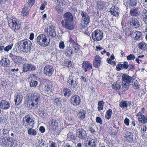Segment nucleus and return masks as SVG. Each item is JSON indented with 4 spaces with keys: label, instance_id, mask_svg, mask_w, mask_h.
I'll list each match as a JSON object with an SVG mask.
<instances>
[{
    "label": "nucleus",
    "instance_id": "4",
    "mask_svg": "<svg viewBox=\"0 0 147 147\" xmlns=\"http://www.w3.org/2000/svg\"><path fill=\"white\" fill-rule=\"evenodd\" d=\"M9 25L10 28L16 31L19 30L20 28V24L19 21L16 18H13L9 20Z\"/></svg>",
    "mask_w": 147,
    "mask_h": 147
},
{
    "label": "nucleus",
    "instance_id": "53",
    "mask_svg": "<svg viewBox=\"0 0 147 147\" xmlns=\"http://www.w3.org/2000/svg\"><path fill=\"white\" fill-rule=\"evenodd\" d=\"M57 2L60 6H63L65 4V2L64 0H58Z\"/></svg>",
    "mask_w": 147,
    "mask_h": 147
},
{
    "label": "nucleus",
    "instance_id": "44",
    "mask_svg": "<svg viewBox=\"0 0 147 147\" xmlns=\"http://www.w3.org/2000/svg\"><path fill=\"white\" fill-rule=\"evenodd\" d=\"M134 82V89H137L139 88V86L138 85V82L136 80H135L134 79V81L133 82Z\"/></svg>",
    "mask_w": 147,
    "mask_h": 147
},
{
    "label": "nucleus",
    "instance_id": "28",
    "mask_svg": "<svg viewBox=\"0 0 147 147\" xmlns=\"http://www.w3.org/2000/svg\"><path fill=\"white\" fill-rule=\"evenodd\" d=\"M10 64V61L7 58H4L1 59L0 61V64L5 67H8Z\"/></svg>",
    "mask_w": 147,
    "mask_h": 147
},
{
    "label": "nucleus",
    "instance_id": "29",
    "mask_svg": "<svg viewBox=\"0 0 147 147\" xmlns=\"http://www.w3.org/2000/svg\"><path fill=\"white\" fill-rule=\"evenodd\" d=\"M131 105L130 102L126 101H123L119 104V106L122 109H125Z\"/></svg>",
    "mask_w": 147,
    "mask_h": 147
},
{
    "label": "nucleus",
    "instance_id": "17",
    "mask_svg": "<svg viewBox=\"0 0 147 147\" xmlns=\"http://www.w3.org/2000/svg\"><path fill=\"white\" fill-rule=\"evenodd\" d=\"M119 8L118 7L113 6L109 9V11L111 14L114 16H119Z\"/></svg>",
    "mask_w": 147,
    "mask_h": 147
},
{
    "label": "nucleus",
    "instance_id": "38",
    "mask_svg": "<svg viewBox=\"0 0 147 147\" xmlns=\"http://www.w3.org/2000/svg\"><path fill=\"white\" fill-rule=\"evenodd\" d=\"M112 111V110L111 109H109L107 111L106 115L105 116L106 118L107 119L109 120L111 118Z\"/></svg>",
    "mask_w": 147,
    "mask_h": 147
},
{
    "label": "nucleus",
    "instance_id": "54",
    "mask_svg": "<svg viewBox=\"0 0 147 147\" xmlns=\"http://www.w3.org/2000/svg\"><path fill=\"white\" fill-rule=\"evenodd\" d=\"M69 121L71 123L75 122V120L74 118L72 117H68L67 118Z\"/></svg>",
    "mask_w": 147,
    "mask_h": 147
},
{
    "label": "nucleus",
    "instance_id": "64",
    "mask_svg": "<svg viewBox=\"0 0 147 147\" xmlns=\"http://www.w3.org/2000/svg\"><path fill=\"white\" fill-rule=\"evenodd\" d=\"M50 147H57V146L55 143L52 142L50 144Z\"/></svg>",
    "mask_w": 147,
    "mask_h": 147
},
{
    "label": "nucleus",
    "instance_id": "48",
    "mask_svg": "<svg viewBox=\"0 0 147 147\" xmlns=\"http://www.w3.org/2000/svg\"><path fill=\"white\" fill-rule=\"evenodd\" d=\"M38 84V82L36 81L32 80L30 83V86L32 87H35Z\"/></svg>",
    "mask_w": 147,
    "mask_h": 147
},
{
    "label": "nucleus",
    "instance_id": "23",
    "mask_svg": "<svg viewBox=\"0 0 147 147\" xmlns=\"http://www.w3.org/2000/svg\"><path fill=\"white\" fill-rule=\"evenodd\" d=\"M71 102L74 105H78L80 102V99L79 96L76 95L71 97Z\"/></svg>",
    "mask_w": 147,
    "mask_h": 147
},
{
    "label": "nucleus",
    "instance_id": "42",
    "mask_svg": "<svg viewBox=\"0 0 147 147\" xmlns=\"http://www.w3.org/2000/svg\"><path fill=\"white\" fill-rule=\"evenodd\" d=\"M129 1L127 2L128 3L129 5L130 6L134 7L136 6V1L135 0H128Z\"/></svg>",
    "mask_w": 147,
    "mask_h": 147
},
{
    "label": "nucleus",
    "instance_id": "26",
    "mask_svg": "<svg viewBox=\"0 0 147 147\" xmlns=\"http://www.w3.org/2000/svg\"><path fill=\"white\" fill-rule=\"evenodd\" d=\"M63 17L65 19L62 21H64L65 22L73 21V16L70 12H67L65 13L63 15Z\"/></svg>",
    "mask_w": 147,
    "mask_h": 147
},
{
    "label": "nucleus",
    "instance_id": "8",
    "mask_svg": "<svg viewBox=\"0 0 147 147\" xmlns=\"http://www.w3.org/2000/svg\"><path fill=\"white\" fill-rule=\"evenodd\" d=\"M91 140H87L84 142L86 147H96L98 144L97 140L93 138H90Z\"/></svg>",
    "mask_w": 147,
    "mask_h": 147
},
{
    "label": "nucleus",
    "instance_id": "47",
    "mask_svg": "<svg viewBox=\"0 0 147 147\" xmlns=\"http://www.w3.org/2000/svg\"><path fill=\"white\" fill-rule=\"evenodd\" d=\"M74 136L72 135L71 133H69L67 135V139L68 140L70 141L73 140Z\"/></svg>",
    "mask_w": 147,
    "mask_h": 147
},
{
    "label": "nucleus",
    "instance_id": "15",
    "mask_svg": "<svg viewBox=\"0 0 147 147\" xmlns=\"http://www.w3.org/2000/svg\"><path fill=\"white\" fill-rule=\"evenodd\" d=\"M10 57L14 62L16 64H20L24 61V59L22 57L17 56L15 55L10 54Z\"/></svg>",
    "mask_w": 147,
    "mask_h": 147
},
{
    "label": "nucleus",
    "instance_id": "22",
    "mask_svg": "<svg viewBox=\"0 0 147 147\" xmlns=\"http://www.w3.org/2000/svg\"><path fill=\"white\" fill-rule=\"evenodd\" d=\"M27 40L24 39L18 41V49L19 50L23 51L24 50V47L26 45Z\"/></svg>",
    "mask_w": 147,
    "mask_h": 147
},
{
    "label": "nucleus",
    "instance_id": "24",
    "mask_svg": "<svg viewBox=\"0 0 147 147\" xmlns=\"http://www.w3.org/2000/svg\"><path fill=\"white\" fill-rule=\"evenodd\" d=\"M33 47L31 42L29 40H27V41L26 42V45H25L24 50H23V51L28 53L33 48Z\"/></svg>",
    "mask_w": 147,
    "mask_h": 147
},
{
    "label": "nucleus",
    "instance_id": "13",
    "mask_svg": "<svg viewBox=\"0 0 147 147\" xmlns=\"http://www.w3.org/2000/svg\"><path fill=\"white\" fill-rule=\"evenodd\" d=\"M123 136L128 142H132L133 141V135L132 133L127 131L123 133Z\"/></svg>",
    "mask_w": 147,
    "mask_h": 147
},
{
    "label": "nucleus",
    "instance_id": "39",
    "mask_svg": "<svg viewBox=\"0 0 147 147\" xmlns=\"http://www.w3.org/2000/svg\"><path fill=\"white\" fill-rule=\"evenodd\" d=\"M28 130V133L30 135L34 136L35 135L37 134L36 131L34 129L30 128Z\"/></svg>",
    "mask_w": 147,
    "mask_h": 147
},
{
    "label": "nucleus",
    "instance_id": "32",
    "mask_svg": "<svg viewBox=\"0 0 147 147\" xmlns=\"http://www.w3.org/2000/svg\"><path fill=\"white\" fill-rule=\"evenodd\" d=\"M86 113V112L83 109L80 110L78 113V117L81 119H82L85 117Z\"/></svg>",
    "mask_w": 147,
    "mask_h": 147
},
{
    "label": "nucleus",
    "instance_id": "7",
    "mask_svg": "<svg viewBox=\"0 0 147 147\" xmlns=\"http://www.w3.org/2000/svg\"><path fill=\"white\" fill-rule=\"evenodd\" d=\"M37 92H35L34 93L33 99H31L30 100H28L27 102L28 105H29V107L32 108L34 106L35 104L37 105L38 103L40 98L39 95L37 96Z\"/></svg>",
    "mask_w": 147,
    "mask_h": 147
},
{
    "label": "nucleus",
    "instance_id": "62",
    "mask_svg": "<svg viewBox=\"0 0 147 147\" xmlns=\"http://www.w3.org/2000/svg\"><path fill=\"white\" fill-rule=\"evenodd\" d=\"M147 129V127L145 125H143L141 127V130L143 131H146Z\"/></svg>",
    "mask_w": 147,
    "mask_h": 147
},
{
    "label": "nucleus",
    "instance_id": "16",
    "mask_svg": "<svg viewBox=\"0 0 147 147\" xmlns=\"http://www.w3.org/2000/svg\"><path fill=\"white\" fill-rule=\"evenodd\" d=\"M69 46L70 48H73L74 49L76 52H77L79 48L78 46V45L76 43L74 40L71 37H70L69 40Z\"/></svg>",
    "mask_w": 147,
    "mask_h": 147
},
{
    "label": "nucleus",
    "instance_id": "45",
    "mask_svg": "<svg viewBox=\"0 0 147 147\" xmlns=\"http://www.w3.org/2000/svg\"><path fill=\"white\" fill-rule=\"evenodd\" d=\"M13 46V44H10L7 46L6 47H4V50L8 52L9 50L11 49Z\"/></svg>",
    "mask_w": 147,
    "mask_h": 147
},
{
    "label": "nucleus",
    "instance_id": "31",
    "mask_svg": "<svg viewBox=\"0 0 147 147\" xmlns=\"http://www.w3.org/2000/svg\"><path fill=\"white\" fill-rule=\"evenodd\" d=\"M140 11L137 8L131 9L130 11V14L132 16H137L140 14Z\"/></svg>",
    "mask_w": 147,
    "mask_h": 147
},
{
    "label": "nucleus",
    "instance_id": "3",
    "mask_svg": "<svg viewBox=\"0 0 147 147\" xmlns=\"http://www.w3.org/2000/svg\"><path fill=\"white\" fill-rule=\"evenodd\" d=\"M36 41L38 44L43 47L47 46L50 44V39L43 34H40L37 37Z\"/></svg>",
    "mask_w": 147,
    "mask_h": 147
},
{
    "label": "nucleus",
    "instance_id": "46",
    "mask_svg": "<svg viewBox=\"0 0 147 147\" xmlns=\"http://www.w3.org/2000/svg\"><path fill=\"white\" fill-rule=\"evenodd\" d=\"M95 126L92 124L89 126L88 129L92 133H94L95 131Z\"/></svg>",
    "mask_w": 147,
    "mask_h": 147
},
{
    "label": "nucleus",
    "instance_id": "6",
    "mask_svg": "<svg viewBox=\"0 0 147 147\" xmlns=\"http://www.w3.org/2000/svg\"><path fill=\"white\" fill-rule=\"evenodd\" d=\"M103 37L102 31L99 30H96L92 34V38L94 41H98L100 40L103 38Z\"/></svg>",
    "mask_w": 147,
    "mask_h": 147
},
{
    "label": "nucleus",
    "instance_id": "25",
    "mask_svg": "<svg viewBox=\"0 0 147 147\" xmlns=\"http://www.w3.org/2000/svg\"><path fill=\"white\" fill-rule=\"evenodd\" d=\"M76 81V78L72 75L69 76V78L68 82L71 85L74 87H76L77 86Z\"/></svg>",
    "mask_w": 147,
    "mask_h": 147
},
{
    "label": "nucleus",
    "instance_id": "40",
    "mask_svg": "<svg viewBox=\"0 0 147 147\" xmlns=\"http://www.w3.org/2000/svg\"><path fill=\"white\" fill-rule=\"evenodd\" d=\"M28 7H27L24 6L22 11V14L23 16H26L28 14Z\"/></svg>",
    "mask_w": 147,
    "mask_h": 147
},
{
    "label": "nucleus",
    "instance_id": "10",
    "mask_svg": "<svg viewBox=\"0 0 147 147\" xmlns=\"http://www.w3.org/2000/svg\"><path fill=\"white\" fill-rule=\"evenodd\" d=\"M128 22L131 25L134 26L136 28H138L140 26L139 21L135 18H130L128 20Z\"/></svg>",
    "mask_w": 147,
    "mask_h": 147
},
{
    "label": "nucleus",
    "instance_id": "43",
    "mask_svg": "<svg viewBox=\"0 0 147 147\" xmlns=\"http://www.w3.org/2000/svg\"><path fill=\"white\" fill-rule=\"evenodd\" d=\"M97 7L99 9H102L104 7L102 2L101 1H98L97 3Z\"/></svg>",
    "mask_w": 147,
    "mask_h": 147
},
{
    "label": "nucleus",
    "instance_id": "35",
    "mask_svg": "<svg viewBox=\"0 0 147 147\" xmlns=\"http://www.w3.org/2000/svg\"><path fill=\"white\" fill-rule=\"evenodd\" d=\"M54 104L57 106L61 105L62 102V99L60 98H57L53 101Z\"/></svg>",
    "mask_w": 147,
    "mask_h": 147
},
{
    "label": "nucleus",
    "instance_id": "41",
    "mask_svg": "<svg viewBox=\"0 0 147 147\" xmlns=\"http://www.w3.org/2000/svg\"><path fill=\"white\" fill-rule=\"evenodd\" d=\"M104 102L103 101H99L98 102V111H100L103 109V108Z\"/></svg>",
    "mask_w": 147,
    "mask_h": 147
},
{
    "label": "nucleus",
    "instance_id": "58",
    "mask_svg": "<svg viewBox=\"0 0 147 147\" xmlns=\"http://www.w3.org/2000/svg\"><path fill=\"white\" fill-rule=\"evenodd\" d=\"M129 119L127 118H125L124 120V122L125 124L127 126H128L129 125Z\"/></svg>",
    "mask_w": 147,
    "mask_h": 147
},
{
    "label": "nucleus",
    "instance_id": "27",
    "mask_svg": "<svg viewBox=\"0 0 147 147\" xmlns=\"http://www.w3.org/2000/svg\"><path fill=\"white\" fill-rule=\"evenodd\" d=\"M92 68V65L88 61H84L82 63V68L85 72L87 71V69H90Z\"/></svg>",
    "mask_w": 147,
    "mask_h": 147
},
{
    "label": "nucleus",
    "instance_id": "51",
    "mask_svg": "<svg viewBox=\"0 0 147 147\" xmlns=\"http://www.w3.org/2000/svg\"><path fill=\"white\" fill-rule=\"evenodd\" d=\"M135 58V56L133 54H130L127 57V59L128 60H134Z\"/></svg>",
    "mask_w": 147,
    "mask_h": 147
},
{
    "label": "nucleus",
    "instance_id": "57",
    "mask_svg": "<svg viewBox=\"0 0 147 147\" xmlns=\"http://www.w3.org/2000/svg\"><path fill=\"white\" fill-rule=\"evenodd\" d=\"M59 47L60 49H63L65 47L64 43L62 41L59 44Z\"/></svg>",
    "mask_w": 147,
    "mask_h": 147
},
{
    "label": "nucleus",
    "instance_id": "52",
    "mask_svg": "<svg viewBox=\"0 0 147 147\" xmlns=\"http://www.w3.org/2000/svg\"><path fill=\"white\" fill-rule=\"evenodd\" d=\"M100 62L94 61L93 62V65L95 67H98L100 65Z\"/></svg>",
    "mask_w": 147,
    "mask_h": 147
},
{
    "label": "nucleus",
    "instance_id": "56",
    "mask_svg": "<svg viewBox=\"0 0 147 147\" xmlns=\"http://www.w3.org/2000/svg\"><path fill=\"white\" fill-rule=\"evenodd\" d=\"M96 121L97 123H99L100 124L102 123V121L101 119L98 117L96 118Z\"/></svg>",
    "mask_w": 147,
    "mask_h": 147
},
{
    "label": "nucleus",
    "instance_id": "5",
    "mask_svg": "<svg viewBox=\"0 0 147 147\" xmlns=\"http://www.w3.org/2000/svg\"><path fill=\"white\" fill-rule=\"evenodd\" d=\"M81 15L82 17L81 26L83 28H86L90 23V18L87 14L84 12H82Z\"/></svg>",
    "mask_w": 147,
    "mask_h": 147
},
{
    "label": "nucleus",
    "instance_id": "11",
    "mask_svg": "<svg viewBox=\"0 0 147 147\" xmlns=\"http://www.w3.org/2000/svg\"><path fill=\"white\" fill-rule=\"evenodd\" d=\"M136 116L138 117L139 122L143 123H147V116L144 115L140 111Z\"/></svg>",
    "mask_w": 147,
    "mask_h": 147
},
{
    "label": "nucleus",
    "instance_id": "33",
    "mask_svg": "<svg viewBox=\"0 0 147 147\" xmlns=\"http://www.w3.org/2000/svg\"><path fill=\"white\" fill-rule=\"evenodd\" d=\"M142 16L144 22L147 23V10L144 9L142 11Z\"/></svg>",
    "mask_w": 147,
    "mask_h": 147
},
{
    "label": "nucleus",
    "instance_id": "49",
    "mask_svg": "<svg viewBox=\"0 0 147 147\" xmlns=\"http://www.w3.org/2000/svg\"><path fill=\"white\" fill-rule=\"evenodd\" d=\"M55 9L58 13L59 14H62L63 13V10L61 7L58 6H57L56 7Z\"/></svg>",
    "mask_w": 147,
    "mask_h": 147
},
{
    "label": "nucleus",
    "instance_id": "12",
    "mask_svg": "<svg viewBox=\"0 0 147 147\" xmlns=\"http://www.w3.org/2000/svg\"><path fill=\"white\" fill-rule=\"evenodd\" d=\"M77 135L78 137L81 139H84L87 137L86 131L82 128H80L77 130Z\"/></svg>",
    "mask_w": 147,
    "mask_h": 147
},
{
    "label": "nucleus",
    "instance_id": "36",
    "mask_svg": "<svg viewBox=\"0 0 147 147\" xmlns=\"http://www.w3.org/2000/svg\"><path fill=\"white\" fill-rule=\"evenodd\" d=\"M139 48L143 50H145L147 49V45L144 42L140 43L138 45Z\"/></svg>",
    "mask_w": 147,
    "mask_h": 147
},
{
    "label": "nucleus",
    "instance_id": "60",
    "mask_svg": "<svg viewBox=\"0 0 147 147\" xmlns=\"http://www.w3.org/2000/svg\"><path fill=\"white\" fill-rule=\"evenodd\" d=\"M35 3L34 0H29L28 1V4L29 5L32 6L34 5Z\"/></svg>",
    "mask_w": 147,
    "mask_h": 147
},
{
    "label": "nucleus",
    "instance_id": "19",
    "mask_svg": "<svg viewBox=\"0 0 147 147\" xmlns=\"http://www.w3.org/2000/svg\"><path fill=\"white\" fill-rule=\"evenodd\" d=\"M47 35L49 36L55 37L56 35V32L54 27L52 25L50 26L47 30Z\"/></svg>",
    "mask_w": 147,
    "mask_h": 147
},
{
    "label": "nucleus",
    "instance_id": "50",
    "mask_svg": "<svg viewBox=\"0 0 147 147\" xmlns=\"http://www.w3.org/2000/svg\"><path fill=\"white\" fill-rule=\"evenodd\" d=\"M123 64H118L116 66V69L117 71H119L121 69L123 68Z\"/></svg>",
    "mask_w": 147,
    "mask_h": 147
},
{
    "label": "nucleus",
    "instance_id": "30",
    "mask_svg": "<svg viewBox=\"0 0 147 147\" xmlns=\"http://www.w3.org/2000/svg\"><path fill=\"white\" fill-rule=\"evenodd\" d=\"M49 123L50 127L53 129L55 128L58 126L57 120L56 119H53L52 120L49 121Z\"/></svg>",
    "mask_w": 147,
    "mask_h": 147
},
{
    "label": "nucleus",
    "instance_id": "14",
    "mask_svg": "<svg viewBox=\"0 0 147 147\" xmlns=\"http://www.w3.org/2000/svg\"><path fill=\"white\" fill-rule=\"evenodd\" d=\"M22 67L23 71L24 72L30 70H34L36 68L34 65L28 63H24V64Z\"/></svg>",
    "mask_w": 147,
    "mask_h": 147
},
{
    "label": "nucleus",
    "instance_id": "34",
    "mask_svg": "<svg viewBox=\"0 0 147 147\" xmlns=\"http://www.w3.org/2000/svg\"><path fill=\"white\" fill-rule=\"evenodd\" d=\"M134 34L135 35L134 37L135 40H139L142 38V34L140 32L136 31L134 32Z\"/></svg>",
    "mask_w": 147,
    "mask_h": 147
},
{
    "label": "nucleus",
    "instance_id": "9",
    "mask_svg": "<svg viewBox=\"0 0 147 147\" xmlns=\"http://www.w3.org/2000/svg\"><path fill=\"white\" fill-rule=\"evenodd\" d=\"M54 71L53 66L51 65H47L44 68V73L46 76H50L53 74Z\"/></svg>",
    "mask_w": 147,
    "mask_h": 147
},
{
    "label": "nucleus",
    "instance_id": "37",
    "mask_svg": "<svg viewBox=\"0 0 147 147\" xmlns=\"http://www.w3.org/2000/svg\"><path fill=\"white\" fill-rule=\"evenodd\" d=\"M120 82L119 81L114 82L112 85V88L116 90L119 89L120 88Z\"/></svg>",
    "mask_w": 147,
    "mask_h": 147
},
{
    "label": "nucleus",
    "instance_id": "55",
    "mask_svg": "<svg viewBox=\"0 0 147 147\" xmlns=\"http://www.w3.org/2000/svg\"><path fill=\"white\" fill-rule=\"evenodd\" d=\"M128 63L127 62H124L123 64V68H124L125 69H127L128 68Z\"/></svg>",
    "mask_w": 147,
    "mask_h": 147
},
{
    "label": "nucleus",
    "instance_id": "18",
    "mask_svg": "<svg viewBox=\"0 0 147 147\" xmlns=\"http://www.w3.org/2000/svg\"><path fill=\"white\" fill-rule=\"evenodd\" d=\"M72 22V21L65 22L64 21H62L61 23L63 27L71 30L74 28V26Z\"/></svg>",
    "mask_w": 147,
    "mask_h": 147
},
{
    "label": "nucleus",
    "instance_id": "59",
    "mask_svg": "<svg viewBox=\"0 0 147 147\" xmlns=\"http://www.w3.org/2000/svg\"><path fill=\"white\" fill-rule=\"evenodd\" d=\"M101 58L100 57L99 55H97L95 57V58L94 60L95 61H99L100 62H101Z\"/></svg>",
    "mask_w": 147,
    "mask_h": 147
},
{
    "label": "nucleus",
    "instance_id": "21",
    "mask_svg": "<svg viewBox=\"0 0 147 147\" xmlns=\"http://www.w3.org/2000/svg\"><path fill=\"white\" fill-rule=\"evenodd\" d=\"M23 99V96L20 93H17L15 95V105H19L22 102Z\"/></svg>",
    "mask_w": 147,
    "mask_h": 147
},
{
    "label": "nucleus",
    "instance_id": "1",
    "mask_svg": "<svg viewBox=\"0 0 147 147\" xmlns=\"http://www.w3.org/2000/svg\"><path fill=\"white\" fill-rule=\"evenodd\" d=\"M122 89L123 91H126L129 88V84H133L134 79L131 77L125 74L122 75Z\"/></svg>",
    "mask_w": 147,
    "mask_h": 147
},
{
    "label": "nucleus",
    "instance_id": "20",
    "mask_svg": "<svg viewBox=\"0 0 147 147\" xmlns=\"http://www.w3.org/2000/svg\"><path fill=\"white\" fill-rule=\"evenodd\" d=\"M0 107L3 109H7L10 108L11 105L9 102L2 100L0 102Z\"/></svg>",
    "mask_w": 147,
    "mask_h": 147
},
{
    "label": "nucleus",
    "instance_id": "63",
    "mask_svg": "<svg viewBox=\"0 0 147 147\" xmlns=\"http://www.w3.org/2000/svg\"><path fill=\"white\" fill-rule=\"evenodd\" d=\"M39 130L42 133H43L45 132V129L43 126H41L39 129Z\"/></svg>",
    "mask_w": 147,
    "mask_h": 147
},
{
    "label": "nucleus",
    "instance_id": "61",
    "mask_svg": "<svg viewBox=\"0 0 147 147\" xmlns=\"http://www.w3.org/2000/svg\"><path fill=\"white\" fill-rule=\"evenodd\" d=\"M8 142V140L7 138H6L5 139V138H4L2 140V142L3 144L6 145L7 144V143Z\"/></svg>",
    "mask_w": 147,
    "mask_h": 147
},
{
    "label": "nucleus",
    "instance_id": "2",
    "mask_svg": "<svg viewBox=\"0 0 147 147\" xmlns=\"http://www.w3.org/2000/svg\"><path fill=\"white\" fill-rule=\"evenodd\" d=\"M35 121L34 119L32 116L28 115L23 118V124L26 128H32L35 123Z\"/></svg>",
    "mask_w": 147,
    "mask_h": 147
}]
</instances>
